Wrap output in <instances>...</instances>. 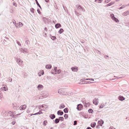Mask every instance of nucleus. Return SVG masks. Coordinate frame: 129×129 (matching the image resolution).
I'll return each mask as SVG.
<instances>
[{
	"mask_svg": "<svg viewBox=\"0 0 129 129\" xmlns=\"http://www.w3.org/2000/svg\"><path fill=\"white\" fill-rule=\"evenodd\" d=\"M65 92V89L64 88L59 89L58 90V92L59 94L66 95Z\"/></svg>",
	"mask_w": 129,
	"mask_h": 129,
	"instance_id": "f257e3e1",
	"label": "nucleus"
},
{
	"mask_svg": "<svg viewBox=\"0 0 129 129\" xmlns=\"http://www.w3.org/2000/svg\"><path fill=\"white\" fill-rule=\"evenodd\" d=\"M110 16L112 19L114 20L115 22H117L119 21L114 16V15L113 14H111Z\"/></svg>",
	"mask_w": 129,
	"mask_h": 129,
	"instance_id": "f03ea898",
	"label": "nucleus"
},
{
	"mask_svg": "<svg viewBox=\"0 0 129 129\" xmlns=\"http://www.w3.org/2000/svg\"><path fill=\"white\" fill-rule=\"evenodd\" d=\"M16 62L19 65L21 66L22 64V63L23 62V61L20 58H17V59Z\"/></svg>",
	"mask_w": 129,
	"mask_h": 129,
	"instance_id": "7ed1b4c3",
	"label": "nucleus"
},
{
	"mask_svg": "<svg viewBox=\"0 0 129 129\" xmlns=\"http://www.w3.org/2000/svg\"><path fill=\"white\" fill-rule=\"evenodd\" d=\"M77 9L78 10L80 11L81 10L82 11L84 12L85 11V10L84 9V8L80 5H78Z\"/></svg>",
	"mask_w": 129,
	"mask_h": 129,
	"instance_id": "20e7f679",
	"label": "nucleus"
},
{
	"mask_svg": "<svg viewBox=\"0 0 129 129\" xmlns=\"http://www.w3.org/2000/svg\"><path fill=\"white\" fill-rule=\"evenodd\" d=\"M83 106L82 105L80 104L77 105V106L76 108V109L78 111H80L81 110V108L83 107Z\"/></svg>",
	"mask_w": 129,
	"mask_h": 129,
	"instance_id": "39448f33",
	"label": "nucleus"
},
{
	"mask_svg": "<svg viewBox=\"0 0 129 129\" xmlns=\"http://www.w3.org/2000/svg\"><path fill=\"white\" fill-rule=\"evenodd\" d=\"M98 99L96 98H95L93 100V103L95 104V105H97L98 103L99 102L98 101Z\"/></svg>",
	"mask_w": 129,
	"mask_h": 129,
	"instance_id": "423d86ee",
	"label": "nucleus"
},
{
	"mask_svg": "<svg viewBox=\"0 0 129 129\" xmlns=\"http://www.w3.org/2000/svg\"><path fill=\"white\" fill-rule=\"evenodd\" d=\"M104 122L102 119H100L98 121V123L99 125L102 126V124L104 123Z\"/></svg>",
	"mask_w": 129,
	"mask_h": 129,
	"instance_id": "0eeeda50",
	"label": "nucleus"
},
{
	"mask_svg": "<svg viewBox=\"0 0 129 129\" xmlns=\"http://www.w3.org/2000/svg\"><path fill=\"white\" fill-rule=\"evenodd\" d=\"M72 71L74 72H76L78 70V68L77 67H74L71 68Z\"/></svg>",
	"mask_w": 129,
	"mask_h": 129,
	"instance_id": "6e6552de",
	"label": "nucleus"
},
{
	"mask_svg": "<svg viewBox=\"0 0 129 129\" xmlns=\"http://www.w3.org/2000/svg\"><path fill=\"white\" fill-rule=\"evenodd\" d=\"M42 19L43 22H44V23L45 24H46V22L48 21V19L46 17H43Z\"/></svg>",
	"mask_w": 129,
	"mask_h": 129,
	"instance_id": "1a4fd4ad",
	"label": "nucleus"
},
{
	"mask_svg": "<svg viewBox=\"0 0 129 129\" xmlns=\"http://www.w3.org/2000/svg\"><path fill=\"white\" fill-rule=\"evenodd\" d=\"M2 91H7L8 90V87L6 86H5L2 88L0 89Z\"/></svg>",
	"mask_w": 129,
	"mask_h": 129,
	"instance_id": "9d476101",
	"label": "nucleus"
},
{
	"mask_svg": "<svg viewBox=\"0 0 129 129\" xmlns=\"http://www.w3.org/2000/svg\"><path fill=\"white\" fill-rule=\"evenodd\" d=\"M55 26L56 28H57L61 27V25L59 23H57L55 24Z\"/></svg>",
	"mask_w": 129,
	"mask_h": 129,
	"instance_id": "9b49d317",
	"label": "nucleus"
},
{
	"mask_svg": "<svg viewBox=\"0 0 129 129\" xmlns=\"http://www.w3.org/2000/svg\"><path fill=\"white\" fill-rule=\"evenodd\" d=\"M43 86L41 84H39L37 86V88L39 90L43 89Z\"/></svg>",
	"mask_w": 129,
	"mask_h": 129,
	"instance_id": "f8f14e48",
	"label": "nucleus"
},
{
	"mask_svg": "<svg viewBox=\"0 0 129 129\" xmlns=\"http://www.w3.org/2000/svg\"><path fill=\"white\" fill-rule=\"evenodd\" d=\"M63 112L60 110H59L57 112V114L60 115H62L63 114Z\"/></svg>",
	"mask_w": 129,
	"mask_h": 129,
	"instance_id": "ddd939ff",
	"label": "nucleus"
},
{
	"mask_svg": "<svg viewBox=\"0 0 129 129\" xmlns=\"http://www.w3.org/2000/svg\"><path fill=\"white\" fill-rule=\"evenodd\" d=\"M41 110H40V111L37 113H36L34 114H31V115L30 116H32L33 115H38V114H42V112H40Z\"/></svg>",
	"mask_w": 129,
	"mask_h": 129,
	"instance_id": "4468645a",
	"label": "nucleus"
},
{
	"mask_svg": "<svg viewBox=\"0 0 129 129\" xmlns=\"http://www.w3.org/2000/svg\"><path fill=\"white\" fill-rule=\"evenodd\" d=\"M118 99L119 100L121 101H122L125 100L123 96H119Z\"/></svg>",
	"mask_w": 129,
	"mask_h": 129,
	"instance_id": "2eb2a0df",
	"label": "nucleus"
},
{
	"mask_svg": "<svg viewBox=\"0 0 129 129\" xmlns=\"http://www.w3.org/2000/svg\"><path fill=\"white\" fill-rule=\"evenodd\" d=\"M96 123L95 122H94L90 124V126L92 128H94L96 125Z\"/></svg>",
	"mask_w": 129,
	"mask_h": 129,
	"instance_id": "dca6fc26",
	"label": "nucleus"
},
{
	"mask_svg": "<svg viewBox=\"0 0 129 129\" xmlns=\"http://www.w3.org/2000/svg\"><path fill=\"white\" fill-rule=\"evenodd\" d=\"M129 14V10H128L127 11L125 12L122 14V15L123 16H126L128 14Z\"/></svg>",
	"mask_w": 129,
	"mask_h": 129,
	"instance_id": "f3484780",
	"label": "nucleus"
},
{
	"mask_svg": "<svg viewBox=\"0 0 129 129\" xmlns=\"http://www.w3.org/2000/svg\"><path fill=\"white\" fill-rule=\"evenodd\" d=\"M49 117L52 119H53L55 117V116L54 114H51L49 116Z\"/></svg>",
	"mask_w": 129,
	"mask_h": 129,
	"instance_id": "a211bd4d",
	"label": "nucleus"
},
{
	"mask_svg": "<svg viewBox=\"0 0 129 129\" xmlns=\"http://www.w3.org/2000/svg\"><path fill=\"white\" fill-rule=\"evenodd\" d=\"M41 107L42 108H43L44 110H45V109H46L47 108V106L45 105H42Z\"/></svg>",
	"mask_w": 129,
	"mask_h": 129,
	"instance_id": "6ab92c4d",
	"label": "nucleus"
},
{
	"mask_svg": "<svg viewBox=\"0 0 129 129\" xmlns=\"http://www.w3.org/2000/svg\"><path fill=\"white\" fill-rule=\"evenodd\" d=\"M51 65L50 64L46 65V68L48 69H50L51 68Z\"/></svg>",
	"mask_w": 129,
	"mask_h": 129,
	"instance_id": "aec40b11",
	"label": "nucleus"
},
{
	"mask_svg": "<svg viewBox=\"0 0 129 129\" xmlns=\"http://www.w3.org/2000/svg\"><path fill=\"white\" fill-rule=\"evenodd\" d=\"M8 113H9V114H10V116H11L13 117L14 116V114L13 112H12L11 111H9L8 112Z\"/></svg>",
	"mask_w": 129,
	"mask_h": 129,
	"instance_id": "412c9836",
	"label": "nucleus"
},
{
	"mask_svg": "<svg viewBox=\"0 0 129 129\" xmlns=\"http://www.w3.org/2000/svg\"><path fill=\"white\" fill-rule=\"evenodd\" d=\"M21 51H23V52L24 53H28L27 51L26 50L24 49L23 48H21Z\"/></svg>",
	"mask_w": 129,
	"mask_h": 129,
	"instance_id": "4be33fe9",
	"label": "nucleus"
},
{
	"mask_svg": "<svg viewBox=\"0 0 129 129\" xmlns=\"http://www.w3.org/2000/svg\"><path fill=\"white\" fill-rule=\"evenodd\" d=\"M57 67H56L54 68V70H53V71H54L55 72V73H54V72H53V71H52L51 73L52 74H56V70H57Z\"/></svg>",
	"mask_w": 129,
	"mask_h": 129,
	"instance_id": "5701e85b",
	"label": "nucleus"
},
{
	"mask_svg": "<svg viewBox=\"0 0 129 129\" xmlns=\"http://www.w3.org/2000/svg\"><path fill=\"white\" fill-rule=\"evenodd\" d=\"M64 30L62 28H60L59 30L58 31V33L60 34H61L63 31Z\"/></svg>",
	"mask_w": 129,
	"mask_h": 129,
	"instance_id": "b1692460",
	"label": "nucleus"
},
{
	"mask_svg": "<svg viewBox=\"0 0 129 129\" xmlns=\"http://www.w3.org/2000/svg\"><path fill=\"white\" fill-rule=\"evenodd\" d=\"M59 121V119L58 118H56L55 119L54 121V122L56 123H58Z\"/></svg>",
	"mask_w": 129,
	"mask_h": 129,
	"instance_id": "393cba45",
	"label": "nucleus"
},
{
	"mask_svg": "<svg viewBox=\"0 0 129 129\" xmlns=\"http://www.w3.org/2000/svg\"><path fill=\"white\" fill-rule=\"evenodd\" d=\"M65 107V105H64L63 104H61L59 108L61 109L62 108H63Z\"/></svg>",
	"mask_w": 129,
	"mask_h": 129,
	"instance_id": "a878e982",
	"label": "nucleus"
},
{
	"mask_svg": "<svg viewBox=\"0 0 129 129\" xmlns=\"http://www.w3.org/2000/svg\"><path fill=\"white\" fill-rule=\"evenodd\" d=\"M114 3V2H111V3H109V4H107L106 6H111L113 5V4Z\"/></svg>",
	"mask_w": 129,
	"mask_h": 129,
	"instance_id": "bb28decb",
	"label": "nucleus"
},
{
	"mask_svg": "<svg viewBox=\"0 0 129 129\" xmlns=\"http://www.w3.org/2000/svg\"><path fill=\"white\" fill-rule=\"evenodd\" d=\"M63 111L65 113H67L68 112V108H67L64 109Z\"/></svg>",
	"mask_w": 129,
	"mask_h": 129,
	"instance_id": "cd10ccee",
	"label": "nucleus"
},
{
	"mask_svg": "<svg viewBox=\"0 0 129 129\" xmlns=\"http://www.w3.org/2000/svg\"><path fill=\"white\" fill-rule=\"evenodd\" d=\"M88 112L89 113H92L93 112V111L92 109H90L88 110Z\"/></svg>",
	"mask_w": 129,
	"mask_h": 129,
	"instance_id": "c85d7f7f",
	"label": "nucleus"
},
{
	"mask_svg": "<svg viewBox=\"0 0 129 129\" xmlns=\"http://www.w3.org/2000/svg\"><path fill=\"white\" fill-rule=\"evenodd\" d=\"M35 1H36V3L37 4V5L41 9V8L40 6V5H39V4L38 3L37 0H35Z\"/></svg>",
	"mask_w": 129,
	"mask_h": 129,
	"instance_id": "c756f323",
	"label": "nucleus"
},
{
	"mask_svg": "<svg viewBox=\"0 0 129 129\" xmlns=\"http://www.w3.org/2000/svg\"><path fill=\"white\" fill-rule=\"evenodd\" d=\"M18 25L19 27H21L23 25L22 23L21 22H19V23H18Z\"/></svg>",
	"mask_w": 129,
	"mask_h": 129,
	"instance_id": "7c9ffc66",
	"label": "nucleus"
},
{
	"mask_svg": "<svg viewBox=\"0 0 129 129\" xmlns=\"http://www.w3.org/2000/svg\"><path fill=\"white\" fill-rule=\"evenodd\" d=\"M59 120H60L61 121H63L64 120V118L63 117H59Z\"/></svg>",
	"mask_w": 129,
	"mask_h": 129,
	"instance_id": "2f4dec72",
	"label": "nucleus"
},
{
	"mask_svg": "<svg viewBox=\"0 0 129 129\" xmlns=\"http://www.w3.org/2000/svg\"><path fill=\"white\" fill-rule=\"evenodd\" d=\"M50 37L51 39L53 40H54L56 39V37L55 36H51Z\"/></svg>",
	"mask_w": 129,
	"mask_h": 129,
	"instance_id": "473e14b6",
	"label": "nucleus"
},
{
	"mask_svg": "<svg viewBox=\"0 0 129 129\" xmlns=\"http://www.w3.org/2000/svg\"><path fill=\"white\" fill-rule=\"evenodd\" d=\"M26 107V106L25 105H24L22 106V107L21 108L22 110H24L25 109Z\"/></svg>",
	"mask_w": 129,
	"mask_h": 129,
	"instance_id": "72a5a7b5",
	"label": "nucleus"
},
{
	"mask_svg": "<svg viewBox=\"0 0 129 129\" xmlns=\"http://www.w3.org/2000/svg\"><path fill=\"white\" fill-rule=\"evenodd\" d=\"M25 43L28 45L30 43V42L28 40H26L25 41Z\"/></svg>",
	"mask_w": 129,
	"mask_h": 129,
	"instance_id": "f704fd0d",
	"label": "nucleus"
},
{
	"mask_svg": "<svg viewBox=\"0 0 129 129\" xmlns=\"http://www.w3.org/2000/svg\"><path fill=\"white\" fill-rule=\"evenodd\" d=\"M75 14L77 16H78L80 15H81V14H80V13L77 12L76 11H75Z\"/></svg>",
	"mask_w": 129,
	"mask_h": 129,
	"instance_id": "c9c22d12",
	"label": "nucleus"
},
{
	"mask_svg": "<svg viewBox=\"0 0 129 129\" xmlns=\"http://www.w3.org/2000/svg\"><path fill=\"white\" fill-rule=\"evenodd\" d=\"M125 6H125V5H123L121 7H120L119 8V9H122L123 8H124Z\"/></svg>",
	"mask_w": 129,
	"mask_h": 129,
	"instance_id": "e433bc0d",
	"label": "nucleus"
},
{
	"mask_svg": "<svg viewBox=\"0 0 129 129\" xmlns=\"http://www.w3.org/2000/svg\"><path fill=\"white\" fill-rule=\"evenodd\" d=\"M47 121L46 120H45L43 122V125L44 126H45L46 125V123H47Z\"/></svg>",
	"mask_w": 129,
	"mask_h": 129,
	"instance_id": "4c0bfd02",
	"label": "nucleus"
},
{
	"mask_svg": "<svg viewBox=\"0 0 129 129\" xmlns=\"http://www.w3.org/2000/svg\"><path fill=\"white\" fill-rule=\"evenodd\" d=\"M64 117L65 119L67 118L68 117V116L67 114H65L64 115Z\"/></svg>",
	"mask_w": 129,
	"mask_h": 129,
	"instance_id": "58836bf2",
	"label": "nucleus"
},
{
	"mask_svg": "<svg viewBox=\"0 0 129 129\" xmlns=\"http://www.w3.org/2000/svg\"><path fill=\"white\" fill-rule=\"evenodd\" d=\"M34 9L33 8H31L30 9V11L31 12H32V13H34Z\"/></svg>",
	"mask_w": 129,
	"mask_h": 129,
	"instance_id": "ea45409f",
	"label": "nucleus"
},
{
	"mask_svg": "<svg viewBox=\"0 0 129 129\" xmlns=\"http://www.w3.org/2000/svg\"><path fill=\"white\" fill-rule=\"evenodd\" d=\"M57 71V74L61 72V70L60 69H59L57 71H56V72Z\"/></svg>",
	"mask_w": 129,
	"mask_h": 129,
	"instance_id": "a19ab883",
	"label": "nucleus"
},
{
	"mask_svg": "<svg viewBox=\"0 0 129 129\" xmlns=\"http://www.w3.org/2000/svg\"><path fill=\"white\" fill-rule=\"evenodd\" d=\"M10 13H13L14 12L13 9L12 8L10 10Z\"/></svg>",
	"mask_w": 129,
	"mask_h": 129,
	"instance_id": "79ce46f5",
	"label": "nucleus"
},
{
	"mask_svg": "<svg viewBox=\"0 0 129 129\" xmlns=\"http://www.w3.org/2000/svg\"><path fill=\"white\" fill-rule=\"evenodd\" d=\"M77 121L76 120H75L74 121V125H76L77 124Z\"/></svg>",
	"mask_w": 129,
	"mask_h": 129,
	"instance_id": "37998d69",
	"label": "nucleus"
},
{
	"mask_svg": "<svg viewBox=\"0 0 129 129\" xmlns=\"http://www.w3.org/2000/svg\"><path fill=\"white\" fill-rule=\"evenodd\" d=\"M63 9H64V10L65 11H68V10L67 9V8L66 7H64V6L63 5Z\"/></svg>",
	"mask_w": 129,
	"mask_h": 129,
	"instance_id": "c03bdc74",
	"label": "nucleus"
},
{
	"mask_svg": "<svg viewBox=\"0 0 129 129\" xmlns=\"http://www.w3.org/2000/svg\"><path fill=\"white\" fill-rule=\"evenodd\" d=\"M83 104H87L86 103V101H83ZM85 106L86 107H87V105H85Z\"/></svg>",
	"mask_w": 129,
	"mask_h": 129,
	"instance_id": "a18cd8bd",
	"label": "nucleus"
},
{
	"mask_svg": "<svg viewBox=\"0 0 129 129\" xmlns=\"http://www.w3.org/2000/svg\"><path fill=\"white\" fill-rule=\"evenodd\" d=\"M37 11H38V13L39 14H40L41 13V12L40 11V9H37Z\"/></svg>",
	"mask_w": 129,
	"mask_h": 129,
	"instance_id": "49530a36",
	"label": "nucleus"
},
{
	"mask_svg": "<svg viewBox=\"0 0 129 129\" xmlns=\"http://www.w3.org/2000/svg\"><path fill=\"white\" fill-rule=\"evenodd\" d=\"M17 43L18 45L19 46H20L21 45L20 43L17 41Z\"/></svg>",
	"mask_w": 129,
	"mask_h": 129,
	"instance_id": "de8ad7c7",
	"label": "nucleus"
},
{
	"mask_svg": "<svg viewBox=\"0 0 129 129\" xmlns=\"http://www.w3.org/2000/svg\"><path fill=\"white\" fill-rule=\"evenodd\" d=\"M104 58L107 59H108V56L107 55H105L104 56Z\"/></svg>",
	"mask_w": 129,
	"mask_h": 129,
	"instance_id": "09e8293b",
	"label": "nucleus"
},
{
	"mask_svg": "<svg viewBox=\"0 0 129 129\" xmlns=\"http://www.w3.org/2000/svg\"><path fill=\"white\" fill-rule=\"evenodd\" d=\"M20 114H21V113L18 114H17L16 115H15V117H17Z\"/></svg>",
	"mask_w": 129,
	"mask_h": 129,
	"instance_id": "8fccbe9b",
	"label": "nucleus"
},
{
	"mask_svg": "<svg viewBox=\"0 0 129 129\" xmlns=\"http://www.w3.org/2000/svg\"><path fill=\"white\" fill-rule=\"evenodd\" d=\"M86 80H90L91 81H94V80L93 79H91V78H88L87 79H86Z\"/></svg>",
	"mask_w": 129,
	"mask_h": 129,
	"instance_id": "3c124183",
	"label": "nucleus"
},
{
	"mask_svg": "<svg viewBox=\"0 0 129 129\" xmlns=\"http://www.w3.org/2000/svg\"><path fill=\"white\" fill-rule=\"evenodd\" d=\"M13 6H15L16 7L17 6V5L15 3L13 2Z\"/></svg>",
	"mask_w": 129,
	"mask_h": 129,
	"instance_id": "603ef678",
	"label": "nucleus"
},
{
	"mask_svg": "<svg viewBox=\"0 0 129 129\" xmlns=\"http://www.w3.org/2000/svg\"><path fill=\"white\" fill-rule=\"evenodd\" d=\"M111 0H105V2L107 3H108Z\"/></svg>",
	"mask_w": 129,
	"mask_h": 129,
	"instance_id": "864d4df0",
	"label": "nucleus"
},
{
	"mask_svg": "<svg viewBox=\"0 0 129 129\" xmlns=\"http://www.w3.org/2000/svg\"><path fill=\"white\" fill-rule=\"evenodd\" d=\"M99 125H99H97V126H96V128H99L100 127Z\"/></svg>",
	"mask_w": 129,
	"mask_h": 129,
	"instance_id": "5fc2aeb1",
	"label": "nucleus"
},
{
	"mask_svg": "<svg viewBox=\"0 0 129 129\" xmlns=\"http://www.w3.org/2000/svg\"><path fill=\"white\" fill-rule=\"evenodd\" d=\"M18 23H17V24H15V25L16 26V27H17V28H18Z\"/></svg>",
	"mask_w": 129,
	"mask_h": 129,
	"instance_id": "6e6d98bb",
	"label": "nucleus"
},
{
	"mask_svg": "<svg viewBox=\"0 0 129 129\" xmlns=\"http://www.w3.org/2000/svg\"><path fill=\"white\" fill-rule=\"evenodd\" d=\"M15 121H13L12 122V124L13 125H14L15 123Z\"/></svg>",
	"mask_w": 129,
	"mask_h": 129,
	"instance_id": "4d7b16f0",
	"label": "nucleus"
},
{
	"mask_svg": "<svg viewBox=\"0 0 129 129\" xmlns=\"http://www.w3.org/2000/svg\"><path fill=\"white\" fill-rule=\"evenodd\" d=\"M103 1V0H99L98 3H101V2Z\"/></svg>",
	"mask_w": 129,
	"mask_h": 129,
	"instance_id": "13d9d810",
	"label": "nucleus"
},
{
	"mask_svg": "<svg viewBox=\"0 0 129 129\" xmlns=\"http://www.w3.org/2000/svg\"><path fill=\"white\" fill-rule=\"evenodd\" d=\"M12 78H10L8 79V80L10 82H11L12 81Z\"/></svg>",
	"mask_w": 129,
	"mask_h": 129,
	"instance_id": "bf43d9fd",
	"label": "nucleus"
},
{
	"mask_svg": "<svg viewBox=\"0 0 129 129\" xmlns=\"http://www.w3.org/2000/svg\"><path fill=\"white\" fill-rule=\"evenodd\" d=\"M88 106H89L90 105V103L89 102H88L87 103Z\"/></svg>",
	"mask_w": 129,
	"mask_h": 129,
	"instance_id": "052dcab7",
	"label": "nucleus"
},
{
	"mask_svg": "<svg viewBox=\"0 0 129 129\" xmlns=\"http://www.w3.org/2000/svg\"><path fill=\"white\" fill-rule=\"evenodd\" d=\"M86 129H92L90 127H87Z\"/></svg>",
	"mask_w": 129,
	"mask_h": 129,
	"instance_id": "680f3d73",
	"label": "nucleus"
},
{
	"mask_svg": "<svg viewBox=\"0 0 129 129\" xmlns=\"http://www.w3.org/2000/svg\"><path fill=\"white\" fill-rule=\"evenodd\" d=\"M44 30H47V29L46 27H45L44 28Z\"/></svg>",
	"mask_w": 129,
	"mask_h": 129,
	"instance_id": "e2e57ef3",
	"label": "nucleus"
},
{
	"mask_svg": "<svg viewBox=\"0 0 129 129\" xmlns=\"http://www.w3.org/2000/svg\"><path fill=\"white\" fill-rule=\"evenodd\" d=\"M45 1L46 2H48L49 1V0H45Z\"/></svg>",
	"mask_w": 129,
	"mask_h": 129,
	"instance_id": "0e129e2a",
	"label": "nucleus"
},
{
	"mask_svg": "<svg viewBox=\"0 0 129 129\" xmlns=\"http://www.w3.org/2000/svg\"><path fill=\"white\" fill-rule=\"evenodd\" d=\"M41 73L42 75H43L44 74V72H42Z\"/></svg>",
	"mask_w": 129,
	"mask_h": 129,
	"instance_id": "69168bd1",
	"label": "nucleus"
},
{
	"mask_svg": "<svg viewBox=\"0 0 129 129\" xmlns=\"http://www.w3.org/2000/svg\"><path fill=\"white\" fill-rule=\"evenodd\" d=\"M103 107H102L101 106H100L99 108H102Z\"/></svg>",
	"mask_w": 129,
	"mask_h": 129,
	"instance_id": "338daca9",
	"label": "nucleus"
},
{
	"mask_svg": "<svg viewBox=\"0 0 129 129\" xmlns=\"http://www.w3.org/2000/svg\"><path fill=\"white\" fill-rule=\"evenodd\" d=\"M2 95H1V93H0V98H2Z\"/></svg>",
	"mask_w": 129,
	"mask_h": 129,
	"instance_id": "774afa93",
	"label": "nucleus"
}]
</instances>
